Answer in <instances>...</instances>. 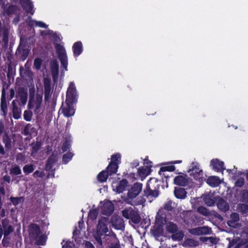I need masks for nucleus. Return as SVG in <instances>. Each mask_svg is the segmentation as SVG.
I'll return each mask as SVG.
<instances>
[{
  "label": "nucleus",
  "mask_w": 248,
  "mask_h": 248,
  "mask_svg": "<svg viewBox=\"0 0 248 248\" xmlns=\"http://www.w3.org/2000/svg\"><path fill=\"white\" fill-rule=\"evenodd\" d=\"M180 217L183 222L188 226H191L195 218V214L190 211H183L180 213Z\"/></svg>",
  "instance_id": "0eeeda50"
},
{
  "label": "nucleus",
  "mask_w": 248,
  "mask_h": 248,
  "mask_svg": "<svg viewBox=\"0 0 248 248\" xmlns=\"http://www.w3.org/2000/svg\"><path fill=\"white\" fill-rule=\"evenodd\" d=\"M74 56L75 57L79 56L83 51V46L81 41L75 42L72 46Z\"/></svg>",
  "instance_id": "412c9836"
},
{
  "label": "nucleus",
  "mask_w": 248,
  "mask_h": 248,
  "mask_svg": "<svg viewBox=\"0 0 248 248\" xmlns=\"http://www.w3.org/2000/svg\"><path fill=\"white\" fill-rule=\"evenodd\" d=\"M166 216L165 214L162 213L161 210L158 212L155 217V225L164 226L166 223Z\"/></svg>",
  "instance_id": "6ab92c4d"
},
{
  "label": "nucleus",
  "mask_w": 248,
  "mask_h": 248,
  "mask_svg": "<svg viewBox=\"0 0 248 248\" xmlns=\"http://www.w3.org/2000/svg\"><path fill=\"white\" fill-rule=\"evenodd\" d=\"M245 184V180L244 178H238L235 182V186L241 187Z\"/></svg>",
  "instance_id": "0e129e2a"
},
{
  "label": "nucleus",
  "mask_w": 248,
  "mask_h": 248,
  "mask_svg": "<svg viewBox=\"0 0 248 248\" xmlns=\"http://www.w3.org/2000/svg\"><path fill=\"white\" fill-rule=\"evenodd\" d=\"M240 200L242 202H248V190H243L241 192Z\"/></svg>",
  "instance_id": "864d4df0"
},
{
  "label": "nucleus",
  "mask_w": 248,
  "mask_h": 248,
  "mask_svg": "<svg viewBox=\"0 0 248 248\" xmlns=\"http://www.w3.org/2000/svg\"><path fill=\"white\" fill-rule=\"evenodd\" d=\"M51 70L53 79L55 81L57 79L59 74V64L56 61H54L51 62Z\"/></svg>",
  "instance_id": "bb28decb"
},
{
  "label": "nucleus",
  "mask_w": 248,
  "mask_h": 248,
  "mask_svg": "<svg viewBox=\"0 0 248 248\" xmlns=\"http://www.w3.org/2000/svg\"><path fill=\"white\" fill-rule=\"evenodd\" d=\"M107 223V218H106L104 217L99 220L97 226L96 232L94 235L95 240L100 245L103 244L102 236L105 235L108 231Z\"/></svg>",
  "instance_id": "f03ea898"
},
{
  "label": "nucleus",
  "mask_w": 248,
  "mask_h": 248,
  "mask_svg": "<svg viewBox=\"0 0 248 248\" xmlns=\"http://www.w3.org/2000/svg\"><path fill=\"white\" fill-rule=\"evenodd\" d=\"M211 228L207 226L199 227L191 229V232L194 235H200L209 234Z\"/></svg>",
  "instance_id": "f3484780"
},
{
  "label": "nucleus",
  "mask_w": 248,
  "mask_h": 248,
  "mask_svg": "<svg viewBox=\"0 0 248 248\" xmlns=\"http://www.w3.org/2000/svg\"><path fill=\"white\" fill-rule=\"evenodd\" d=\"M118 168L119 166H118L117 164L109 162L108 166L106 168L105 170L107 171L110 176H112L117 173Z\"/></svg>",
  "instance_id": "7c9ffc66"
},
{
  "label": "nucleus",
  "mask_w": 248,
  "mask_h": 248,
  "mask_svg": "<svg viewBox=\"0 0 248 248\" xmlns=\"http://www.w3.org/2000/svg\"><path fill=\"white\" fill-rule=\"evenodd\" d=\"M216 201L217 206L220 211L225 213L229 210V204L225 200L221 197H217Z\"/></svg>",
  "instance_id": "f8f14e48"
},
{
  "label": "nucleus",
  "mask_w": 248,
  "mask_h": 248,
  "mask_svg": "<svg viewBox=\"0 0 248 248\" xmlns=\"http://www.w3.org/2000/svg\"><path fill=\"white\" fill-rule=\"evenodd\" d=\"M166 229L169 233H174L178 232V227L176 224L172 222H169L166 224Z\"/></svg>",
  "instance_id": "72a5a7b5"
},
{
  "label": "nucleus",
  "mask_w": 248,
  "mask_h": 248,
  "mask_svg": "<svg viewBox=\"0 0 248 248\" xmlns=\"http://www.w3.org/2000/svg\"><path fill=\"white\" fill-rule=\"evenodd\" d=\"M22 173L21 170L19 167L18 166H15L10 170V173L11 175H17L21 174Z\"/></svg>",
  "instance_id": "4d7b16f0"
},
{
  "label": "nucleus",
  "mask_w": 248,
  "mask_h": 248,
  "mask_svg": "<svg viewBox=\"0 0 248 248\" xmlns=\"http://www.w3.org/2000/svg\"><path fill=\"white\" fill-rule=\"evenodd\" d=\"M175 167L174 165H168L166 166L161 167L160 168L158 172L159 174L162 176V179L164 181V178H166V181L167 182L168 179L170 178L169 175H167L164 172L165 171L172 172L175 170Z\"/></svg>",
  "instance_id": "4468645a"
},
{
  "label": "nucleus",
  "mask_w": 248,
  "mask_h": 248,
  "mask_svg": "<svg viewBox=\"0 0 248 248\" xmlns=\"http://www.w3.org/2000/svg\"><path fill=\"white\" fill-rule=\"evenodd\" d=\"M2 141L4 144L5 150L7 151L11 150L12 146V139L7 132H5L2 138Z\"/></svg>",
  "instance_id": "aec40b11"
},
{
  "label": "nucleus",
  "mask_w": 248,
  "mask_h": 248,
  "mask_svg": "<svg viewBox=\"0 0 248 248\" xmlns=\"http://www.w3.org/2000/svg\"><path fill=\"white\" fill-rule=\"evenodd\" d=\"M128 182L127 179H123L119 182L116 186H114L113 185H112L113 190L117 193H122L125 191L126 188L128 186Z\"/></svg>",
  "instance_id": "dca6fc26"
},
{
  "label": "nucleus",
  "mask_w": 248,
  "mask_h": 248,
  "mask_svg": "<svg viewBox=\"0 0 248 248\" xmlns=\"http://www.w3.org/2000/svg\"><path fill=\"white\" fill-rule=\"evenodd\" d=\"M19 74L21 78L25 81L26 83H31L33 82V73L30 69H24L23 66H20Z\"/></svg>",
  "instance_id": "423d86ee"
},
{
  "label": "nucleus",
  "mask_w": 248,
  "mask_h": 248,
  "mask_svg": "<svg viewBox=\"0 0 248 248\" xmlns=\"http://www.w3.org/2000/svg\"><path fill=\"white\" fill-rule=\"evenodd\" d=\"M143 196L146 198H157L159 195V190L149 189L145 188L143 190Z\"/></svg>",
  "instance_id": "4be33fe9"
},
{
  "label": "nucleus",
  "mask_w": 248,
  "mask_h": 248,
  "mask_svg": "<svg viewBox=\"0 0 248 248\" xmlns=\"http://www.w3.org/2000/svg\"><path fill=\"white\" fill-rule=\"evenodd\" d=\"M56 53L58 55V58L66 56L65 50L63 46L61 44L56 43L55 45Z\"/></svg>",
  "instance_id": "2f4dec72"
},
{
  "label": "nucleus",
  "mask_w": 248,
  "mask_h": 248,
  "mask_svg": "<svg viewBox=\"0 0 248 248\" xmlns=\"http://www.w3.org/2000/svg\"><path fill=\"white\" fill-rule=\"evenodd\" d=\"M73 156V154L71 152H68L64 154L62 158L63 163L67 164L72 159Z\"/></svg>",
  "instance_id": "8fccbe9b"
},
{
  "label": "nucleus",
  "mask_w": 248,
  "mask_h": 248,
  "mask_svg": "<svg viewBox=\"0 0 248 248\" xmlns=\"http://www.w3.org/2000/svg\"><path fill=\"white\" fill-rule=\"evenodd\" d=\"M150 170L144 167H140L138 169V175L141 178V180L144 179L150 173Z\"/></svg>",
  "instance_id": "4c0bfd02"
},
{
  "label": "nucleus",
  "mask_w": 248,
  "mask_h": 248,
  "mask_svg": "<svg viewBox=\"0 0 248 248\" xmlns=\"http://www.w3.org/2000/svg\"><path fill=\"white\" fill-rule=\"evenodd\" d=\"M109 176H110L109 174H108L107 171L105 170H102L98 174L97 179L99 182L103 183L107 181Z\"/></svg>",
  "instance_id": "c9c22d12"
},
{
  "label": "nucleus",
  "mask_w": 248,
  "mask_h": 248,
  "mask_svg": "<svg viewBox=\"0 0 248 248\" xmlns=\"http://www.w3.org/2000/svg\"><path fill=\"white\" fill-rule=\"evenodd\" d=\"M44 92L49 93L51 92V84L50 80L46 78H45L44 80Z\"/></svg>",
  "instance_id": "3c124183"
},
{
  "label": "nucleus",
  "mask_w": 248,
  "mask_h": 248,
  "mask_svg": "<svg viewBox=\"0 0 248 248\" xmlns=\"http://www.w3.org/2000/svg\"><path fill=\"white\" fill-rule=\"evenodd\" d=\"M9 87V84L5 82L4 84L3 85L1 91V95L0 98V111L2 112V115L3 117H6L7 115L8 108L6 102L5 89H7Z\"/></svg>",
  "instance_id": "39448f33"
},
{
  "label": "nucleus",
  "mask_w": 248,
  "mask_h": 248,
  "mask_svg": "<svg viewBox=\"0 0 248 248\" xmlns=\"http://www.w3.org/2000/svg\"><path fill=\"white\" fill-rule=\"evenodd\" d=\"M98 214V210L97 209H93L89 211L88 217L90 219L93 221L97 218Z\"/></svg>",
  "instance_id": "09e8293b"
},
{
  "label": "nucleus",
  "mask_w": 248,
  "mask_h": 248,
  "mask_svg": "<svg viewBox=\"0 0 248 248\" xmlns=\"http://www.w3.org/2000/svg\"><path fill=\"white\" fill-rule=\"evenodd\" d=\"M172 234L171 238L173 241H181L184 236V234L182 231L177 232Z\"/></svg>",
  "instance_id": "a18cd8bd"
},
{
  "label": "nucleus",
  "mask_w": 248,
  "mask_h": 248,
  "mask_svg": "<svg viewBox=\"0 0 248 248\" xmlns=\"http://www.w3.org/2000/svg\"><path fill=\"white\" fill-rule=\"evenodd\" d=\"M144 164L146 166V168L150 170L153 166V163L148 159V157L146 156L144 160Z\"/></svg>",
  "instance_id": "69168bd1"
},
{
  "label": "nucleus",
  "mask_w": 248,
  "mask_h": 248,
  "mask_svg": "<svg viewBox=\"0 0 248 248\" xmlns=\"http://www.w3.org/2000/svg\"><path fill=\"white\" fill-rule=\"evenodd\" d=\"M186 192L184 188L175 187L174 194L175 197L179 199H184L186 197Z\"/></svg>",
  "instance_id": "a878e982"
},
{
  "label": "nucleus",
  "mask_w": 248,
  "mask_h": 248,
  "mask_svg": "<svg viewBox=\"0 0 248 248\" xmlns=\"http://www.w3.org/2000/svg\"><path fill=\"white\" fill-rule=\"evenodd\" d=\"M114 206L110 201H108L104 203L101 208V213L104 215L110 216L113 212Z\"/></svg>",
  "instance_id": "9d476101"
},
{
  "label": "nucleus",
  "mask_w": 248,
  "mask_h": 248,
  "mask_svg": "<svg viewBox=\"0 0 248 248\" xmlns=\"http://www.w3.org/2000/svg\"><path fill=\"white\" fill-rule=\"evenodd\" d=\"M142 188V184L140 183H135L133 186L128 190V197L130 199L136 198L141 192Z\"/></svg>",
  "instance_id": "1a4fd4ad"
},
{
  "label": "nucleus",
  "mask_w": 248,
  "mask_h": 248,
  "mask_svg": "<svg viewBox=\"0 0 248 248\" xmlns=\"http://www.w3.org/2000/svg\"><path fill=\"white\" fill-rule=\"evenodd\" d=\"M31 154H36L38 151L41 149L42 143L40 141H37L36 142L32 143L31 144Z\"/></svg>",
  "instance_id": "ea45409f"
},
{
  "label": "nucleus",
  "mask_w": 248,
  "mask_h": 248,
  "mask_svg": "<svg viewBox=\"0 0 248 248\" xmlns=\"http://www.w3.org/2000/svg\"><path fill=\"white\" fill-rule=\"evenodd\" d=\"M165 210L168 211H170L172 210L173 207H172V202L170 201L167 202L164 206Z\"/></svg>",
  "instance_id": "774afa93"
},
{
  "label": "nucleus",
  "mask_w": 248,
  "mask_h": 248,
  "mask_svg": "<svg viewBox=\"0 0 248 248\" xmlns=\"http://www.w3.org/2000/svg\"><path fill=\"white\" fill-rule=\"evenodd\" d=\"M207 183L212 187L217 186L220 184V181L218 177L212 176L209 177L206 181Z\"/></svg>",
  "instance_id": "c756f323"
},
{
  "label": "nucleus",
  "mask_w": 248,
  "mask_h": 248,
  "mask_svg": "<svg viewBox=\"0 0 248 248\" xmlns=\"http://www.w3.org/2000/svg\"><path fill=\"white\" fill-rule=\"evenodd\" d=\"M103 239L107 248H120V244L116 234L111 232L104 236Z\"/></svg>",
  "instance_id": "7ed1b4c3"
},
{
  "label": "nucleus",
  "mask_w": 248,
  "mask_h": 248,
  "mask_svg": "<svg viewBox=\"0 0 248 248\" xmlns=\"http://www.w3.org/2000/svg\"><path fill=\"white\" fill-rule=\"evenodd\" d=\"M10 201L12 202V204L14 206H16L19 203L23 202L24 201V197H14L11 196L10 198Z\"/></svg>",
  "instance_id": "c03bdc74"
},
{
  "label": "nucleus",
  "mask_w": 248,
  "mask_h": 248,
  "mask_svg": "<svg viewBox=\"0 0 248 248\" xmlns=\"http://www.w3.org/2000/svg\"><path fill=\"white\" fill-rule=\"evenodd\" d=\"M29 235L31 237L36 239L41 233L40 226L35 223H31L29 227Z\"/></svg>",
  "instance_id": "9b49d317"
},
{
  "label": "nucleus",
  "mask_w": 248,
  "mask_h": 248,
  "mask_svg": "<svg viewBox=\"0 0 248 248\" xmlns=\"http://www.w3.org/2000/svg\"><path fill=\"white\" fill-rule=\"evenodd\" d=\"M16 98L20 102L21 105H25L28 100L27 90L24 87H19L16 92Z\"/></svg>",
  "instance_id": "6e6552de"
},
{
  "label": "nucleus",
  "mask_w": 248,
  "mask_h": 248,
  "mask_svg": "<svg viewBox=\"0 0 248 248\" xmlns=\"http://www.w3.org/2000/svg\"><path fill=\"white\" fill-rule=\"evenodd\" d=\"M2 226L4 229L3 232L4 237L9 235L14 231L13 226L11 225H9L7 227H6L3 221H2Z\"/></svg>",
  "instance_id": "603ef678"
},
{
  "label": "nucleus",
  "mask_w": 248,
  "mask_h": 248,
  "mask_svg": "<svg viewBox=\"0 0 248 248\" xmlns=\"http://www.w3.org/2000/svg\"><path fill=\"white\" fill-rule=\"evenodd\" d=\"M31 129V124H26V125L24 127L23 131V134L25 136H28L31 133L30 132V130Z\"/></svg>",
  "instance_id": "338daca9"
},
{
  "label": "nucleus",
  "mask_w": 248,
  "mask_h": 248,
  "mask_svg": "<svg viewBox=\"0 0 248 248\" xmlns=\"http://www.w3.org/2000/svg\"><path fill=\"white\" fill-rule=\"evenodd\" d=\"M59 59L61 62L62 66L65 69V70L67 71L68 66V59L67 56L59 58Z\"/></svg>",
  "instance_id": "680f3d73"
},
{
  "label": "nucleus",
  "mask_w": 248,
  "mask_h": 248,
  "mask_svg": "<svg viewBox=\"0 0 248 248\" xmlns=\"http://www.w3.org/2000/svg\"><path fill=\"white\" fill-rule=\"evenodd\" d=\"M110 163L117 164L118 166L121 163V155L120 153H116L111 156Z\"/></svg>",
  "instance_id": "a19ab883"
},
{
  "label": "nucleus",
  "mask_w": 248,
  "mask_h": 248,
  "mask_svg": "<svg viewBox=\"0 0 248 248\" xmlns=\"http://www.w3.org/2000/svg\"><path fill=\"white\" fill-rule=\"evenodd\" d=\"M210 165L212 166L213 169L217 172H221L225 170L224 162L219 160V159L217 158L211 160Z\"/></svg>",
  "instance_id": "2eb2a0df"
},
{
  "label": "nucleus",
  "mask_w": 248,
  "mask_h": 248,
  "mask_svg": "<svg viewBox=\"0 0 248 248\" xmlns=\"http://www.w3.org/2000/svg\"><path fill=\"white\" fill-rule=\"evenodd\" d=\"M58 161V155L57 154L52 153V154L48 157L45 169L46 170H50L55 163Z\"/></svg>",
  "instance_id": "ddd939ff"
},
{
  "label": "nucleus",
  "mask_w": 248,
  "mask_h": 248,
  "mask_svg": "<svg viewBox=\"0 0 248 248\" xmlns=\"http://www.w3.org/2000/svg\"><path fill=\"white\" fill-rule=\"evenodd\" d=\"M43 61L40 58H35L34 60L33 66L37 69L39 70L42 64Z\"/></svg>",
  "instance_id": "052dcab7"
},
{
  "label": "nucleus",
  "mask_w": 248,
  "mask_h": 248,
  "mask_svg": "<svg viewBox=\"0 0 248 248\" xmlns=\"http://www.w3.org/2000/svg\"><path fill=\"white\" fill-rule=\"evenodd\" d=\"M197 210L199 213H200L204 216H208L210 215V213H209L208 210L206 208H205L202 206H199L197 208Z\"/></svg>",
  "instance_id": "5fc2aeb1"
},
{
  "label": "nucleus",
  "mask_w": 248,
  "mask_h": 248,
  "mask_svg": "<svg viewBox=\"0 0 248 248\" xmlns=\"http://www.w3.org/2000/svg\"><path fill=\"white\" fill-rule=\"evenodd\" d=\"M32 116V113L31 111L26 110L24 112L23 117L24 119L28 122H30L31 120Z\"/></svg>",
  "instance_id": "bf43d9fd"
},
{
  "label": "nucleus",
  "mask_w": 248,
  "mask_h": 248,
  "mask_svg": "<svg viewBox=\"0 0 248 248\" xmlns=\"http://www.w3.org/2000/svg\"><path fill=\"white\" fill-rule=\"evenodd\" d=\"M18 10V7L16 5H9L6 10V13L8 16L15 14Z\"/></svg>",
  "instance_id": "de8ad7c7"
},
{
  "label": "nucleus",
  "mask_w": 248,
  "mask_h": 248,
  "mask_svg": "<svg viewBox=\"0 0 248 248\" xmlns=\"http://www.w3.org/2000/svg\"><path fill=\"white\" fill-rule=\"evenodd\" d=\"M71 147V144L69 140L66 138L62 146V150L63 152H66Z\"/></svg>",
  "instance_id": "e2e57ef3"
},
{
  "label": "nucleus",
  "mask_w": 248,
  "mask_h": 248,
  "mask_svg": "<svg viewBox=\"0 0 248 248\" xmlns=\"http://www.w3.org/2000/svg\"><path fill=\"white\" fill-rule=\"evenodd\" d=\"M145 188L159 190L160 188V185L158 183V180L155 178H150L147 181Z\"/></svg>",
  "instance_id": "5701e85b"
},
{
  "label": "nucleus",
  "mask_w": 248,
  "mask_h": 248,
  "mask_svg": "<svg viewBox=\"0 0 248 248\" xmlns=\"http://www.w3.org/2000/svg\"><path fill=\"white\" fill-rule=\"evenodd\" d=\"M78 100V95L77 93H66L65 103L66 104L73 105L76 103Z\"/></svg>",
  "instance_id": "b1692460"
},
{
  "label": "nucleus",
  "mask_w": 248,
  "mask_h": 248,
  "mask_svg": "<svg viewBox=\"0 0 248 248\" xmlns=\"http://www.w3.org/2000/svg\"><path fill=\"white\" fill-rule=\"evenodd\" d=\"M12 113L13 118L16 120H18L21 117V110L18 107H12Z\"/></svg>",
  "instance_id": "49530a36"
},
{
  "label": "nucleus",
  "mask_w": 248,
  "mask_h": 248,
  "mask_svg": "<svg viewBox=\"0 0 248 248\" xmlns=\"http://www.w3.org/2000/svg\"><path fill=\"white\" fill-rule=\"evenodd\" d=\"M35 167L33 164L25 165L23 168V172L26 175H28L34 171Z\"/></svg>",
  "instance_id": "37998d69"
},
{
  "label": "nucleus",
  "mask_w": 248,
  "mask_h": 248,
  "mask_svg": "<svg viewBox=\"0 0 248 248\" xmlns=\"http://www.w3.org/2000/svg\"><path fill=\"white\" fill-rule=\"evenodd\" d=\"M33 42V38L32 37H21L19 45L16 52L17 58L24 61L29 56L31 48V42L32 45H34Z\"/></svg>",
  "instance_id": "f257e3e1"
},
{
  "label": "nucleus",
  "mask_w": 248,
  "mask_h": 248,
  "mask_svg": "<svg viewBox=\"0 0 248 248\" xmlns=\"http://www.w3.org/2000/svg\"><path fill=\"white\" fill-rule=\"evenodd\" d=\"M203 172L202 170L200 171L193 172L190 173L191 176L193 177L194 179L199 182L202 181L203 179Z\"/></svg>",
  "instance_id": "79ce46f5"
},
{
  "label": "nucleus",
  "mask_w": 248,
  "mask_h": 248,
  "mask_svg": "<svg viewBox=\"0 0 248 248\" xmlns=\"http://www.w3.org/2000/svg\"><path fill=\"white\" fill-rule=\"evenodd\" d=\"M123 216L130 220L134 224H139L141 220V217L138 212L131 208L125 209L122 211Z\"/></svg>",
  "instance_id": "20e7f679"
},
{
  "label": "nucleus",
  "mask_w": 248,
  "mask_h": 248,
  "mask_svg": "<svg viewBox=\"0 0 248 248\" xmlns=\"http://www.w3.org/2000/svg\"><path fill=\"white\" fill-rule=\"evenodd\" d=\"M195 218H193V222L191 224V226H196L197 225H199L203 223V220L202 218L200 217L195 215Z\"/></svg>",
  "instance_id": "6e6d98bb"
},
{
  "label": "nucleus",
  "mask_w": 248,
  "mask_h": 248,
  "mask_svg": "<svg viewBox=\"0 0 248 248\" xmlns=\"http://www.w3.org/2000/svg\"><path fill=\"white\" fill-rule=\"evenodd\" d=\"M16 74V69L13 65L10 63L8 65V69L7 72V77L8 82L11 84V82L14 81V76Z\"/></svg>",
  "instance_id": "393cba45"
},
{
  "label": "nucleus",
  "mask_w": 248,
  "mask_h": 248,
  "mask_svg": "<svg viewBox=\"0 0 248 248\" xmlns=\"http://www.w3.org/2000/svg\"><path fill=\"white\" fill-rule=\"evenodd\" d=\"M173 183L176 185L185 186L188 183L187 176L186 174L184 175H178L174 178Z\"/></svg>",
  "instance_id": "a211bd4d"
},
{
  "label": "nucleus",
  "mask_w": 248,
  "mask_h": 248,
  "mask_svg": "<svg viewBox=\"0 0 248 248\" xmlns=\"http://www.w3.org/2000/svg\"><path fill=\"white\" fill-rule=\"evenodd\" d=\"M153 235L155 237H159L163 235V226L155 225L154 229L152 230Z\"/></svg>",
  "instance_id": "e433bc0d"
},
{
  "label": "nucleus",
  "mask_w": 248,
  "mask_h": 248,
  "mask_svg": "<svg viewBox=\"0 0 248 248\" xmlns=\"http://www.w3.org/2000/svg\"><path fill=\"white\" fill-rule=\"evenodd\" d=\"M29 26L30 27H32L34 25L37 27H39L40 28L46 29L48 27V25H47L46 23H44L42 21H36L35 20H31L29 23Z\"/></svg>",
  "instance_id": "58836bf2"
},
{
  "label": "nucleus",
  "mask_w": 248,
  "mask_h": 248,
  "mask_svg": "<svg viewBox=\"0 0 248 248\" xmlns=\"http://www.w3.org/2000/svg\"><path fill=\"white\" fill-rule=\"evenodd\" d=\"M35 90L34 86L29 88V101L28 105L29 109H31L33 107V105L31 103L34 101Z\"/></svg>",
  "instance_id": "f704fd0d"
},
{
  "label": "nucleus",
  "mask_w": 248,
  "mask_h": 248,
  "mask_svg": "<svg viewBox=\"0 0 248 248\" xmlns=\"http://www.w3.org/2000/svg\"><path fill=\"white\" fill-rule=\"evenodd\" d=\"M217 198V197H214L210 194H207L204 196L203 200L206 205L211 206L214 205L216 202V199Z\"/></svg>",
  "instance_id": "473e14b6"
},
{
  "label": "nucleus",
  "mask_w": 248,
  "mask_h": 248,
  "mask_svg": "<svg viewBox=\"0 0 248 248\" xmlns=\"http://www.w3.org/2000/svg\"><path fill=\"white\" fill-rule=\"evenodd\" d=\"M72 106L73 105L66 104V106L65 107L62 108V112L64 116L69 117L74 114L75 111Z\"/></svg>",
  "instance_id": "cd10ccee"
},
{
  "label": "nucleus",
  "mask_w": 248,
  "mask_h": 248,
  "mask_svg": "<svg viewBox=\"0 0 248 248\" xmlns=\"http://www.w3.org/2000/svg\"><path fill=\"white\" fill-rule=\"evenodd\" d=\"M43 100V94H37L34 102L35 109L34 113L38 114L39 113L40 109L41 107L42 103Z\"/></svg>",
  "instance_id": "c85d7f7f"
},
{
  "label": "nucleus",
  "mask_w": 248,
  "mask_h": 248,
  "mask_svg": "<svg viewBox=\"0 0 248 248\" xmlns=\"http://www.w3.org/2000/svg\"><path fill=\"white\" fill-rule=\"evenodd\" d=\"M114 225L117 227V229H121L124 227V221L123 219L120 218H117L116 220L113 222Z\"/></svg>",
  "instance_id": "13d9d810"
}]
</instances>
